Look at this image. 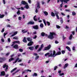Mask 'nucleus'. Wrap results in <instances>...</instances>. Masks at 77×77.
Returning <instances> with one entry per match:
<instances>
[{
	"label": "nucleus",
	"instance_id": "f257e3e1",
	"mask_svg": "<svg viewBox=\"0 0 77 77\" xmlns=\"http://www.w3.org/2000/svg\"><path fill=\"white\" fill-rule=\"evenodd\" d=\"M50 35H49L48 37V38L50 39H53L54 38L53 35H56V33L54 32H50Z\"/></svg>",
	"mask_w": 77,
	"mask_h": 77
},
{
	"label": "nucleus",
	"instance_id": "f03ea898",
	"mask_svg": "<svg viewBox=\"0 0 77 77\" xmlns=\"http://www.w3.org/2000/svg\"><path fill=\"white\" fill-rule=\"evenodd\" d=\"M51 45H49L48 46H47L43 50V51H45V50H50V48H51Z\"/></svg>",
	"mask_w": 77,
	"mask_h": 77
},
{
	"label": "nucleus",
	"instance_id": "7ed1b4c3",
	"mask_svg": "<svg viewBox=\"0 0 77 77\" xmlns=\"http://www.w3.org/2000/svg\"><path fill=\"white\" fill-rule=\"evenodd\" d=\"M13 48L14 49L17 50V49H18V45L17 44H16L13 46Z\"/></svg>",
	"mask_w": 77,
	"mask_h": 77
},
{
	"label": "nucleus",
	"instance_id": "20e7f679",
	"mask_svg": "<svg viewBox=\"0 0 77 77\" xmlns=\"http://www.w3.org/2000/svg\"><path fill=\"white\" fill-rule=\"evenodd\" d=\"M21 4L23 5H28V4H27V3L25 1H22L21 2Z\"/></svg>",
	"mask_w": 77,
	"mask_h": 77
},
{
	"label": "nucleus",
	"instance_id": "39448f33",
	"mask_svg": "<svg viewBox=\"0 0 77 77\" xmlns=\"http://www.w3.org/2000/svg\"><path fill=\"white\" fill-rule=\"evenodd\" d=\"M33 44V42L31 41V42L28 44L27 45L28 46H32Z\"/></svg>",
	"mask_w": 77,
	"mask_h": 77
},
{
	"label": "nucleus",
	"instance_id": "423d86ee",
	"mask_svg": "<svg viewBox=\"0 0 77 77\" xmlns=\"http://www.w3.org/2000/svg\"><path fill=\"white\" fill-rule=\"evenodd\" d=\"M35 24V22L33 21H30L28 23H27V24H30L31 25H33Z\"/></svg>",
	"mask_w": 77,
	"mask_h": 77
},
{
	"label": "nucleus",
	"instance_id": "0eeeda50",
	"mask_svg": "<svg viewBox=\"0 0 77 77\" xmlns=\"http://www.w3.org/2000/svg\"><path fill=\"white\" fill-rule=\"evenodd\" d=\"M5 68V70H7V69H8V66L6 64H5L3 66V68Z\"/></svg>",
	"mask_w": 77,
	"mask_h": 77
},
{
	"label": "nucleus",
	"instance_id": "6e6552de",
	"mask_svg": "<svg viewBox=\"0 0 77 77\" xmlns=\"http://www.w3.org/2000/svg\"><path fill=\"white\" fill-rule=\"evenodd\" d=\"M33 28L34 29H39V27H38V26L37 25H35L34 26H33Z\"/></svg>",
	"mask_w": 77,
	"mask_h": 77
},
{
	"label": "nucleus",
	"instance_id": "1a4fd4ad",
	"mask_svg": "<svg viewBox=\"0 0 77 77\" xmlns=\"http://www.w3.org/2000/svg\"><path fill=\"white\" fill-rule=\"evenodd\" d=\"M0 60H6V58L5 57H0ZM0 60V62L2 63L3 62V61Z\"/></svg>",
	"mask_w": 77,
	"mask_h": 77
},
{
	"label": "nucleus",
	"instance_id": "9d476101",
	"mask_svg": "<svg viewBox=\"0 0 77 77\" xmlns=\"http://www.w3.org/2000/svg\"><path fill=\"white\" fill-rule=\"evenodd\" d=\"M5 71H3L1 72V75L4 76V75H5Z\"/></svg>",
	"mask_w": 77,
	"mask_h": 77
},
{
	"label": "nucleus",
	"instance_id": "9b49d317",
	"mask_svg": "<svg viewBox=\"0 0 77 77\" xmlns=\"http://www.w3.org/2000/svg\"><path fill=\"white\" fill-rule=\"evenodd\" d=\"M61 54V52L59 51L58 52H57V53L55 55V56H57L58 55H60Z\"/></svg>",
	"mask_w": 77,
	"mask_h": 77
},
{
	"label": "nucleus",
	"instance_id": "f8f14e48",
	"mask_svg": "<svg viewBox=\"0 0 77 77\" xmlns=\"http://www.w3.org/2000/svg\"><path fill=\"white\" fill-rule=\"evenodd\" d=\"M29 48L30 50H32V51H33V50H34V47L33 46H30L29 47Z\"/></svg>",
	"mask_w": 77,
	"mask_h": 77
},
{
	"label": "nucleus",
	"instance_id": "ddd939ff",
	"mask_svg": "<svg viewBox=\"0 0 77 77\" xmlns=\"http://www.w3.org/2000/svg\"><path fill=\"white\" fill-rule=\"evenodd\" d=\"M19 59H20L19 57H17L16 59V60L15 61V62H13V63H17V62H18V60H19Z\"/></svg>",
	"mask_w": 77,
	"mask_h": 77
},
{
	"label": "nucleus",
	"instance_id": "4468645a",
	"mask_svg": "<svg viewBox=\"0 0 77 77\" xmlns=\"http://www.w3.org/2000/svg\"><path fill=\"white\" fill-rule=\"evenodd\" d=\"M24 8H26L27 9H28L29 8V5L27 4L25 5L24 7Z\"/></svg>",
	"mask_w": 77,
	"mask_h": 77
},
{
	"label": "nucleus",
	"instance_id": "2eb2a0df",
	"mask_svg": "<svg viewBox=\"0 0 77 77\" xmlns=\"http://www.w3.org/2000/svg\"><path fill=\"white\" fill-rule=\"evenodd\" d=\"M23 42L25 43H26L27 42V40L26 38V37H24L23 40Z\"/></svg>",
	"mask_w": 77,
	"mask_h": 77
},
{
	"label": "nucleus",
	"instance_id": "dca6fc26",
	"mask_svg": "<svg viewBox=\"0 0 77 77\" xmlns=\"http://www.w3.org/2000/svg\"><path fill=\"white\" fill-rule=\"evenodd\" d=\"M14 60V58L13 57H11V58H10L8 62H11L12 60Z\"/></svg>",
	"mask_w": 77,
	"mask_h": 77
},
{
	"label": "nucleus",
	"instance_id": "f3484780",
	"mask_svg": "<svg viewBox=\"0 0 77 77\" xmlns=\"http://www.w3.org/2000/svg\"><path fill=\"white\" fill-rule=\"evenodd\" d=\"M36 17V15L35 16L33 17V20L35 21H38V19L37 18H35Z\"/></svg>",
	"mask_w": 77,
	"mask_h": 77
},
{
	"label": "nucleus",
	"instance_id": "a211bd4d",
	"mask_svg": "<svg viewBox=\"0 0 77 77\" xmlns=\"http://www.w3.org/2000/svg\"><path fill=\"white\" fill-rule=\"evenodd\" d=\"M66 48L67 49V50H68L69 51H71V49L70 48H69V47H68V46H66Z\"/></svg>",
	"mask_w": 77,
	"mask_h": 77
},
{
	"label": "nucleus",
	"instance_id": "6ab92c4d",
	"mask_svg": "<svg viewBox=\"0 0 77 77\" xmlns=\"http://www.w3.org/2000/svg\"><path fill=\"white\" fill-rule=\"evenodd\" d=\"M27 40L28 41H32V38H30L29 37L28 38H27Z\"/></svg>",
	"mask_w": 77,
	"mask_h": 77
},
{
	"label": "nucleus",
	"instance_id": "aec40b11",
	"mask_svg": "<svg viewBox=\"0 0 77 77\" xmlns=\"http://www.w3.org/2000/svg\"><path fill=\"white\" fill-rule=\"evenodd\" d=\"M25 30H22V32H23V33H27V32H28V30H26L25 31H24Z\"/></svg>",
	"mask_w": 77,
	"mask_h": 77
},
{
	"label": "nucleus",
	"instance_id": "412c9836",
	"mask_svg": "<svg viewBox=\"0 0 77 77\" xmlns=\"http://www.w3.org/2000/svg\"><path fill=\"white\" fill-rule=\"evenodd\" d=\"M68 66V63H66L65 64V65H64V66L63 67V69H65V68H66V67H67V66Z\"/></svg>",
	"mask_w": 77,
	"mask_h": 77
},
{
	"label": "nucleus",
	"instance_id": "4be33fe9",
	"mask_svg": "<svg viewBox=\"0 0 77 77\" xmlns=\"http://www.w3.org/2000/svg\"><path fill=\"white\" fill-rule=\"evenodd\" d=\"M39 56H37L35 58V60H38V59H39Z\"/></svg>",
	"mask_w": 77,
	"mask_h": 77
},
{
	"label": "nucleus",
	"instance_id": "5701e85b",
	"mask_svg": "<svg viewBox=\"0 0 77 77\" xmlns=\"http://www.w3.org/2000/svg\"><path fill=\"white\" fill-rule=\"evenodd\" d=\"M55 14H54L53 12L51 13V16H52V17H55Z\"/></svg>",
	"mask_w": 77,
	"mask_h": 77
},
{
	"label": "nucleus",
	"instance_id": "b1692460",
	"mask_svg": "<svg viewBox=\"0 0 77 77\" xmlns=\"http://www.w3.org/2000/svg\"><path fill=\"white\" fill-rule=\"evenodd\" d=\"M17 69V68L16 67L14 68V69H13L11 71V72H14V71H15V70H16V69Z\"/></svg>",
	"mask_w": 77,
	"mask_h": 77
},
{
	"label": "nucleus",
	"instance_id": "393cba45",
	"mask_svg": "<svg viewBox=\"0 0 77 77\" xmlns=\"http://www.w3.org/2000/svg\"><path fill=\"white\" fill-rule=\"evenodd\" d=\"M60 22L61 23V24H63V19L61 17V20H60Z\"/></svg>",
	"mask_w": 77,
	"mask_h": 77
},
{
	"label": "nucleus",
	"instance_id": "a878e982",
	"mask_svg": "<svg viewBox=\"0 0 77 77\" xmlns=\"http://www.w3.org/2000/svg\"><path fill=\"white\" fill-rule=\"evenodd\" d=\"M72 35L71 34L69 37V39H70V40H71V39H72Z\"/></svg>",
	"mask_w": 77,
	"mask_h": 77
},
{
	"label": "nucleus",
	"instance_id": "bb28decb",
	"mask_svg": "<svg viewBox=\"0 0 77 77\" xmlns=\"http://www.w3.org/2000/svg\"><path fill=\"white\" fill-rule=\"evenodd\" d=\"M5 17V14H2L0 16V18H3Z\"/></svg>",
	"mask_w": 77,
	"mask_h": 77
},
{
	"label": "nucleus",
	"instance_id": "cd10ccee",
	"mask_svg": "<svg viewBox=\"0 0 77 77\" xmlns=\"http://www.w3.org/2000/svg\"><path fill=\"white\" fill-rule=\"evenodd\" d=\"M64 3H67L68 2H69L70 0H64Z\"/></svg>",
	"mask_w": 77,
	"mask_h": 77
},
{
	"label": "nucleus",
	"instance_id": "c85d7f7f",
	"mask_svg": "<svg viewBox=\"0 0 77 77\" xmlns=\"http://www.w3.org/2000/svg\"><path fill=\"white\" fill-rule=\"evenodd\" d=\"M17 14L18 15H19L20 14H21L20 13V10H18L17 12Z\"/></svg>",
	"mask_w": 77,
	"mask_h": 77
},
{
	"label": "nucleus",
	"instance_id": "c756f323",
	"mask_svg": "<svg viewBox=\"0 0 77 77\" xmlns=\"http://www.w3.org/2000/svg\"><path fill=\"white\" fill-rule=\"evenodd\" d=\"M53 56H54V55H53V54L52 53H51L50 55L48 56V57H53Z\"/></svg>",
	"mask_w": 77,
	"mask_h": 77
},
{
	"label": "nucleus",
	"instance_id": "7c9ffc66",
	"mask_svg": "<svg viewBox=\"0 0 77 77\" xmlns=\"http://www.w3.org/2000/svg\"><path fill=\"white\" fill-rule=\"evenodd\" d=\"M37 7L38 8H40V4H39V3L38 2L37 3Z\"/></svg>",
	"mask_w": 77,
	"mask_h": 77
},
{
	"label": "nucleus",
	"instance_id": "2f4dec72",
	"mask_svg": "<svg viewBox=\"0 0 77 77\" xmlns=\"http://www.w3.org/2000/svg\"><path fill=\"white\" fill-rule=\"evenodd\" d=\"M44 14H45V15H46V16H47V15L48 14V12L46 11L44 12Z\"/></svg>",
	"mask_w": 77,
	"mask_h": 77
},
{
	"label": "nucleus",
	"instance_id": "473e14b6",
	"mask_svg": "<svg viewBox=\"0 0 77 77\" xmlns=\"http://www.w3.org/2000/svg\"><path fill=\"white\" fill-rule=\"evenodd\" d=\"M45 33L44 32H42L41 33V35L42 36H45Z\"/></svg>",
	"mask_w": 77,
	"mask_h": 77
},
{
	"label": "nucleus",
	"instance_id": "72a5a7b5",
	"mask_svg": "<svg viewBox=\"0 0 77 77\" xmlns=\"http://www.w3.org/2000/svg\"><path fill=\"white\" fill-rule=\"evenodd\" d=\"M40 26L42 28H43L44 27V25H43V24L41 23L40 24Z\"/></svg>",
	"mask_w": 77,
	"mask_h": 77
},
{
	"label": "nucleus",
	"instance_id": "f704fd0d",
	"mask_svg": "<svg viewBox=\"0 0 77 77\" xmlns=\"http://www.w3.org/2000/svg\"><path fill=\"white\" fill-rule=\"evenodd\" d=\"M39 46L38 45L35 46V50H37V49H38V47H39Z\"/></svg>",
	"mask_w": 77,
	"mask_h": 77
},
{
	"label": "nucleus",
	"instance_id": "c9c22d12",
	"mask_svg": "<svg viewBox=\"0 0 77 77\" xmlns=\"http://www.w3.org/2000/svg\"><path fill=\"white\" fill-rule=\"evenodd\" d=\"M18 71H19V70H17L16 72H14L12 74V75H14V74H16V73H17V72H18Z\"/></svg>",
	"mask_w": 77,
	"mask_h": 77
},
{
	"label": "nucleus",
	"instance_id": "e433bc0d",
	"mask_svg": "<svg viewBox=\"0 0 77 77\" xmlns=\"http://www.w3.org/2000/svg\"><path fill=\"white\" fill-rule=\"evenodd\" d=\"M13 39H17H17H18V38L17 37H14L13 38Z\"/></svg>",
	"mask_w": 77,
	"mask_h": 77
},
{
	"label": "nucleus",
	"instance_id": "4c0bfd02",
	"mask_svg": "<svg viewBox=\"0 0 77 77\" xmlns=\"http://www.w3.org/2000/svg\"><path fill=\"white\" fill-rule=\"evenodd\" d=\"M58 68L57 67V66H56L55 67H54V71L56 70Z\"/></svg>",
	"mask_w": 77,
	"mask_h": 77
},
{
	"label": "nucleus",
	"instance_id": "58836bf2",
	"mask_svg": "<svg viewBox=\"0 0 77 77\" xmlns=\"http://www.w3.org/2000/svg\"><path fill=\"white\" fill-rule=\"evenodd\" d=\"M56 27L57 29H60V26L57 25H56Z\"/></svg>",
	"mask_w": 77,
	"mask_h": 77
},
{
	"label": "nucleus",
	"instance_id": "ea45409f",
	"mask_svg": "<svg viewBox=\"0 0 77 77\" xmlns=\"http://www.w3.org/2000/svg\"><path fill=\"white\" fill-rule=\"evenodd\" d=\"M50 54V53L48 52L46 54H45V56H47L48 55H49Z\"/></svg>",
	"mask_w": 77,
	"mask_h": 77
},
{
	"label": "nucleus",
	"instance_id": "a19ab883",
	"mask_svg": "<svg viewBox=\"0 0 77 77\" xmlns=\"http://www.w3.org/2000/svg\"><path fill=\"white\" fill-rule=\"evenodd\" d=\"M72 15L74 16L75 15H76V13L74 12H72Z\"/></svg>",
	"mask_w": 77,
	"mask_h": 77
},
{
	"label": "nucleus",
	"instance_id": "79ce46f5",
	"mask_svg": "<svg viewBox=\"0 0 77 77\" xmlns=\"http://www.w3.org/2000/svg\"><path fill=\"white\" fill-rule=\"evenodd\" d=\"M37 75H38V74H37V73H34V74H33L32 75L33 76H37Z\"/></svg>",
	"mask_w": 77,
	"mask_h": 77
},
{
	"label": "nucleus",
	"instance_id": "37998d69",
	"mask_svg": "<svg viewBox=\"0 0 77 77\" xmlns=\"http://www.w3.org/2000/svg\"><path fill=\"white\" fill-rule=\"evenodd\" d=\"M25 71H29V72H32V70H29V69H27V70H24Z\"/></svg>",
	"mask_w": 77,
	"mask_h": 77
},
{
	"label": "nucleus",
	"instance_id": "c03bdc74",
	"mask_svg": "<svg viewBox=\"0 0 77 77\" xmlns=\"http://www.w3.org/2000/svg\"><path fill=\"white\" fill-rule=\"evenodd\" d=\"M47 23L48 25V26H49L50 25V23L49 22L47 21Z\"/></svg>",
	"mask_w": 77,
	"mask_h": 77
},
{
	"label": "nucleus",
	"instance_id": "a18cd8bd",
	"mask_svg": "<svg viewBox=\"0 0 77 77\" xmlns=\"http://www.w3.org/2000/svg\"><path fill=\"white\" fill-rule=\"evenodd\" d=\"M71 44V42H68L67 43V45H70Z\"/></svg>",
	"mask_w": 77,
	"mask_h": 77
},
{
	"label": "nucleus",
	"instance_id": "49530a36",
	"mask_svg": "<svg viewBox=\"0 0 77 77\" xmlns=\"http://www.w3.org/2000/svg\"><path fill=\"white\" fill-rule=\"evenodd\" d=\"M55 54H56V51H55V50H54L53 53V55L54 56V55H55Z\"/></svg>",
	"mask_w": 77,
	"mask_h": 77
},
{
	"label": "nucleus",
	"instance_id": "de8ad7c7",
	"mask_svg": "<svg viewBox=\"0 0 77 77\" xmlns=\"http://www.w3.org/2000/svg\"><path fill=\"white\" fill-rule=\"evenodd\" d=\"M19 51L20 52H23V50L21 48L19 49Z\"/></svg>",
	"mask_w": 77,
	"mask_h": 77
},
{
	"label": "nucleus",
	"instance_id": "09e8293b",
	"mask_svg": "<svg viewBox=\"0 0 77 77\" xmlns=\"http://www.w3.org/2000/svg\"><path fill=\"white\" fill-rule=\"evenodd\" d=\"M43 47H44V45L43 44H42L40 47V48L42 49V48H43Z\"/></svg>",
	"mask_w": 77,
	"mask_h": 77
},
{
	"label": "nucleus",
	"instance_id": "8fccbe9b",
	"mask_svg": "<svg viewBox=\"0 0 77 77\" xmlns=\"http://www.w3.org/2000/svg\"><path fill=\"white\" fill-rule=\"evenodd\" d=\"M15 43H17V44H20V41H15Z\"/></svg>",
	"mask_w": 77,
	"mask_h": 77
},
{
	"label": "nucleus",
	"instance_id": "3c124183",
	"mask_svg": "<svg viewBox=\"0 0 77 77\" xmlns=\"http://www.w3.org/2000/svg\"><path fill=\"white\" fill-rule=\"evenodd\" d=\"M5 31V28H3L2 30L1 31L2 33H3V32H4Z\"/></svg>",
	"mask_w": 77,
	"mask_h": 77
},
{
	"label": "nucleus",
	"instance_id": "603ef678",
	"mask_svg": "<svg viewBox=\"0 0 77 77\" xmlns=\"http://www.w3.org/2000/svg\"><path fill=\"white\" fill-rule=\"evenodd\" d=\"M8 42L9 43L11 42V39L10 38H8Z\"/></svg>",
	"mask_w": 77,
	"mask_h": 77
},
{
	"label": "nucleus",
	"instance_id": "864d4df0",
	"mask_svg": "<svg viewBox=\"0 0 77 77\" xmlns=\"http://www.w3.org/2000/svg\"><path fill=\"white\" fill-rule=\"evenodd\" d=\"M41 50H42V48H40L38 49V50L37 51H41Z\"/></svg>",
	"mask_w": 77,
	"mask_h": 77
},
{
	"label": "nucleus",
	"instance_id": "5fc2aeb1",
	"mask_svg": "<svg viewBox=\"0 0 77 77\" xmlns=\"http://www.w3.org/2000/svg\"><path fill=\"white\" fill-rule=\"evenodd\" d=\"M55 15H56V17L59 16L58 15V13H55Z\"/></svg>",
	"mask_w": 77,
	"mask_h": 77
},
{
	"label": "nucleus",
	"instance_id": "6e6d98bb",
	"mask_svg": "<svg viewBox=\"0 0 77 77\" xmlns=\"http://www.w3.org/2000/svg\"><path fill=\"white\" fill-rule=\"evenodd\" d=\"M60 75H64V73H60V74H59Z\"/></svg>",
	"mask_w": 77,
	"mask_h": 77
},
{
	"label": "nucleus",
	"instance_id": "4d7b16f0",
	"mask_svg": "<svg viewBox=\"0 0 77 77\" xmlns=\"http://www.w3.org/2000/svg\"><path fill=\"white\" fill-rule=\"evenodd\" d=\"M19 65H20L21 66H24V64L23 63H21L19 64Z\"/></svg>",
	"mask_w": 77,
	"mask_h": 77
},
{
	"label": "nucleus",
	"instance_id": "13d9d810",
	"mask_svg": "<svg viewBox=\"0 0 77 77\" xmlns=\"http://www.w3.org/2000/svg\"><path fill=\"white\" fill-rule=\"evenodd\" d=\"M61 52L62 53V54H64V53H65V51H64V50H63L61 51Z\"/></svg>",
	"mask_w": 77,
	"mask_h": 77
},
{
	"label": "nucleus",
	"instance_id": "bf43d9fd",
	"mask_svg": "<svg viewBox=\"0 0 77 77\" xmlns=\"http://www.w3.org/2000/svg\"><path fill=\"white\" fill-rule=\"evenodd\" d=\"M61 14L62 15H63V16H65V14L63 13H61Z\"/></svg>",
	"mask_w": 77,
	"mask_h": 77
},
{
	"label": "nucleus",
	"instance_id": "052dcab7",
	"mask_svg": "<svg viewBox=\"0 0 77 77\" xmlns=\"http://www.w3.org/2000/svg\"><path fill=\"white\" fill-rule=\"evenodd\" d=\"M7 27H11V25H7Z\"/></svg>",
	"mask_w": 77,
	"mask_h": 77
},
{
	"label": "nucleus",
	"instance_id": "680f3d73",
	"mask_svg": "<svg viewBox=\"0 0 77 77\" xmlns=\"http://www.w3.org/2000/svg\"><path fill=\"white\" fill-rule=\"evenodd\" d=\"M18 33V32L17 31L16 32H15L14 33V34L15 35H16Z\"/></svg>",
	"mask_w": 77,
	"mask_h": 77
},
{
	"label": "nucleus",
	"instance_id": "e2e57ef3",
	"mask_svg": "<svg viewBox=\"0 0 77 77\" xmlns=\"http://www.w3.org/2000/svg\"><path fill=\"white\" fill-rule=\"evenodd\" d=\"M38 8H37L35 10V12L36 13H38Z\"/></svg>",
	"mask_w": 77,
	"mask_h": 77
},
{
	"label": "nucleus",
	"instance_id": "0e129e2a",
	"mask_svg": "<svg viewBox=\"0 0 77 77\" xmlns=\"http://www.w3.org/2000/svg\"><path fill=\"white\" fill-rule=\"evenodd\" d=\"M72 50L73 51H75V47H74V46L73 47H72Z\"/></svg>",
	"mask_w": 77,
	"mask_h": 77
},
{
	"label": "nucleus",
	"instance_id": "69168bd1",
	"mask_svg": "<svg viewBox=\"0 0 77 77\" xmlns=\"http://www.w3.org/2000/svg\"><path fill=\"white\" fill-rule=\"evenodd\" d=\"M19 20H21V17H18Z\"/></svg>",
	"mask_w": 77,
	"mask_h": 77
},
{
	"label": "nucleus",
	"instance_id": "338daca9",
	"mask_svg": "<svg viewBox=\"0 0 77 77\" xmlns=\"http://www.w3.org/2000/svg\"><path fill=\"white\" fill-rule=\"evenodd\" d=\"M55 44H58L59 43V42L57 41V40L55 41Z\"/></svg>",
	"mask_w": 77,
	"mask_h": 77
},
{
	"label": "nucleus",
	"instance_id": "774afa93",
	"mask_svg": "<svg viewBox=\"0 0 77 77\" xmlns=\"http://www.w3.org/2000/svg\"><path fill=\"white\" fill-rule=\"evenodd\" d=\"M7 34H8V32L6 33H5L4 34V35L5 36H6V35H7Z\"/></svg>",
	"mask_w": 77,
	"mask_h": 77
}]
</instances>
